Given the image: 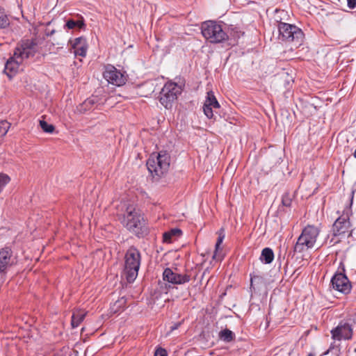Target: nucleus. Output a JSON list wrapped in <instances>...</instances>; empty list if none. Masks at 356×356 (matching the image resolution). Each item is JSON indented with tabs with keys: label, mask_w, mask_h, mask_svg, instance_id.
Returning <instances> with one entry per match:
<instances>
[{
	"label": "nucleus",
	"mask_w": 356,
	"mask_h": 356,
	"mask_svg": "<svg viewBox=\"0 0 356 356\" xmlns=\"http://www.w3.org/2000/svg\"><path fill=\"white\" fill-rule=\"evenodd\" d=\"M170 159V156L166 152H160L157 156L152 155L148 159L147 168L154 179H159L168 172Z\"/></svg>",
	"instance_id": "obj_5"
},
{
	"label": "nucleus",
	"mask_w": 356,
	"mask_h": 356,
	"mask_svg": "<svg viewBox=\"0 0 356 356\" xmlns=\"http://www.w3.org/2000/svg\"><path fill=\"white\" fill-rule=\"evenodd\" d=\"M201 33L210 43H221L229 40V35L222 26L216 21L209 20L202 23Z\"/></svg>",
	"instance_id": "obj_3"
},
{
	"label": "nucleus",
	"mask_w": 356,
	"mask_h": 356,
	"mask_svg": "<svg viewBox=\"0 0 356 356\" xmlns=\"http://www.w3.org/2000/svg\"><path fill=\"white\" fill-rule=\"evenodd\" d=\"M86 44V40L81 37L77 38L74 40V43L72 44V48L80 47L81 45Z\"/></svg>",
	"instance_id": "obj_33"
},
{
	"label": "nucleus",
	"mask_w": 356,
	"mask_h": 356,
	"mask_svg": "<svg viewBox=\"0 0 356 356\" xmlns=\"http://www.w3.org/2000/svg\"><path fill=\"white\" fill-rule=\"evenodd\" d=\"M352 326L348 323L341 322L335 328L331 330L332 338L334 340H350L353 337Z\"/></svg>",
	"instance_id": "obj_12"
},
{
	"label": "nucleus",
	"mask_w": 356,
	"mask_h": 356,
	"mask_svg": "<svg viewBox=\"0 0 356 356\" xmlns=\"http://www.w3.org/2000/svg\"><path fill=\"white\" fill-rule=\"evenodd\" d=\"M10 180V179L7 175L0 173V188L5 186Z\"/></svg>",
	"instance_id": "obj_32"
},
{
	"label": "nucleus",
	"mask_w": 356,
	"mask_h": 356,
	"mask_svg": "<svg viewBox=\"0 0 356 356\" xmlns=\"http://www.w3.org/2000/svg\"><path fill=\"white\" fill-rule=\"evenodd\" d=\"M74 49L75 55L84 57L86 55L87 47L86 45H81L80 47L73 48Z\"/></svg>",
	"instance_id": "obj_30"
},
{
	"label": "nucleus",
	"mask_w": 356,
	"mask_h": 356,
	"mask_svg": "<svg viewBox=\"0 0 356 356\" xmlns=\"http://www.w3.org/2000/svg\"><path fill=\"white\" fill-rule=\"evenodd\" d=\"M103 76L109 83L117 86H123L127 81L126 76L113 65L106 67Z\"/></svg>",
	"instance_id": "obj_10"
},
{
	"label": "nucleus",
	"mask_w": 356,
	"mask_h": 356,
	"mask_svg": "<svg viewBox=\"0 0 356 356\" xmlns=\"http://www.w3.org/2000/svg\"><path fill=\"white\" fill-rule=\"evenodd\" d=\"M307 356H313V355L312 354H309Z\"/></svg>",
	"instance_id": "obj_39"
},
{
	"label": "nucleus",
	"mask_w": 356,
	"mask_h": 356,
	"mask_svg": "<svg viewBox=\"0 0 356 356\" xmlns=\"http://www.w3.org/2000/svg\"><path fill=\"white\" fill-rule=\"evenodd\" d=\"M86 316V313L82 312H75L72 316L71 325L73 328L77 327L80 323L83 321Z\"/></svg>",
	"instance_id": "obj_18"
},
{
	"label": "nucleus",
	"mask_w": 356,
	"mask_h": 356,
	"mask_svg": "<svg viewBox=\"0 0 356 356\" xmlns=\"http://www.w3.org/2000/svg\"><path fill=\"white\" fill-rule=\"evenodd\" d=\"M213 108H214L213 106H210L207 104L204 103L203 106V111L205 114V115L209 118L211 119L213 118L214 114L213 112Z\"/></svg>",
	"instance_id": "obj_29"
},
{
	"label": "nucleus",
	"mask_w": 356,
	"mask_h": 356,
	"mask_svg": "<svg viewBox=\"0 0 356 356\" xmlns=\"http://www.w3.org/2000/svg\"><path fill=\"white\" fill-rule=\"evenodd\" d=\"M218 237L217 238V241L215 246V252L213 255V259L216 260H221L222 259V256L218 253V250L220 248V245L222 243L224 238H225V230L223 228H221L218 232Z\"/></svg>",
	"instance_id": "obj_16"
},
{
	"label": "nucleus",
	"mask_w": 356,
	"mask_h": 356,
	"mask_svg": "<svg viewBox=\"0 0 356 356\" xmlns=\"http://www.w3.org/2000/svg\"><path fill=\"white\" fill-rule=\"evenodd\" d=\"M154 356H168V353L164 348H159L156 350Z\"/></svg>",
	"instance_id": "obj_34"
},
{
	"label": "nucleus",
	"mask_w": 356,
	"mask_h": 356,
	"mask_svg": "<svg viewBox=\"0 0 356 356\" xmlns=\"http://www.w3.org/2000/svg\"><path fill=\"white\" fill-rule=\"evenodd\" d=\"M13 264V252L8 247L0 250V278H3Z\"/></svg>",
	"instance_id": "obj_13"
},
{
	"label": "nucleus",
	"mask_w": 356,
	"mask_h": 356,
	"mask_svg": "<svg viewBox=\"0 0 356 356\" xmlns=\"http://www.w3.org/2000/svg\"><path fill=\"white\" fill-rule=\"evenodd\" d=\"M24 61L17 54L13 55L6 61L5 64L4 72L11 79L19 70L20 67L23 65Z\"/></svg>",
	"instance_id": "obj_14"
},
{
	"label": "nucleus",
	"mask_w": 356,
	"mask_h": 356,
	"mask_svg": "<svg viewBox=\"0 0 356 356\" xmlns=\"http://www.w3.org/2000/svg\"><path fill=\"white\" fill-rule=\"evenodd\" d=\"M226 32L229 35V40L234 39V40L239 38L243 34L238 27L233 26L229 27Z\"/></svg>",
	"instance_id": "obj_24"
},
{
	"label": "nucleus",
	"mask_w": 356,
	"mask_h": 356,
	"mask_svg": "<svg viewBox=\"0 0 356 356\" xmlns=\"http://www.w3.org/2000/svg\"><path fill=\"white\" fill-rule=\"evenodd\" d=\"M320 229L314 225H307L302 231L293 247V252L302 253L314 248Z\"/></svg>",
	"instance_id": "obj_4"
},
{
	"label": "nucleus",
	"mask_w": 356,
	"mask_h": 356,
	"mask_svg": "<svg viewBox=\"0 0 356 356\" xmlns=\"http://www.w3.org/2000/svg\"><path fill=\"white\" fill-rule=\"evenodd\" d=\"M141 262L140 251L134 246H131L124 255V275L129 283L136 279Z\"/></svg>",
	"instance_id": "obj_2"
},
{
	"label": "nucleus",
	"mask_w": 356,
	"mask_h": 356,
	"mask_svg": "<svg viewBox=\"0 0 356 356\" xmlns=\"http://www.w3.org/2000/svg\"><path fill=\"white\" fill-rule=\"evenodd\" d=\"M181 322L175 323L173 325H172L170 327V331L172 332V331L177 330L181 325Z\"/></svg>",
	"instance_id": "obj_36"
},
{
	"label": "nucleus",
	"mask_w": 356,
	"mask_h": 356,
	"mask_svg": "<svg viewBox=\"0 0 356 356\" xmlns=\"http://www.w3.org/2000/svg\"><path fill=\"white\" fill-rule=\"evenodd\" d=\"M347 3L350 9H354L356 7V0H347Z\"/></svg>",
	"instance_id": "obj_35"
},
{
	"label": "nucleus",
	"mask_w": 356,
	"mask_h": 356,
	"mask_svg": "<svg viewBox=\"0 0 356 356\" xmlns=\"http://www.w3.org/2000/svg\"><path fill=\"white\" fill-rule=\"evenodd\" d=\"M38 51V44L35 39H23L19 42L14 53L24 61L33 57Z\"/></svg>",
	"instance_id": "obj_9"
},
{
	"label": "nucleus",
	"mask_w": 356,
	"mask_h": 356,
	"mask_svg": "<svg viewBox=\"0 0 356 356\" xmlns=\"http://www.w3.org/2000/svg\"><path fill=\"white\" fill-rule=\"evenodd\" d=\"M257 278H259V277H258V276H254V277H252V278H251V286H252V282H253V280H255V279H257Z\"/></svg>",
	"instance_id": "obj_37"
},
{
	"label": "nucleus",
	"mask_w": 356,
	"mask_h": 356,
	"mask_svg": "<svg viewBox=\"0 0 356 356\" xmlns=\"http://www.w3.org/2000/svg\"><path fill=\"white\" fill-rule=\"evenodd\" d=\"M181 234V231L179 229H172L169 232L163 233V241L165 243H170L173 236H179Z\"/></svg>",
	"instance_id": "obj_21"
},
{
	"label": "nucleus",
	"mask_w": 356,
	"mask_h": 356,
	"mask_svg": "<svg viewBox=\"0 0 356 356\" xmlns=\"http://www.w3.org/2000/svg\"><path fill=\"white\" fill-rule=\"evenodd\" d=\"M120 220L122 225L138 237L143 236L146 232L143 218L134 204L124 203L122 205Z\"/></svg>",
	"instance_id": "obj_1"
},
{
	"label": "nucleus",
	"mask_w": 356,
	"mask_h": 356,
	"mask_svg": "<svg viewBox=\"0 0 356 356\" xmlns=\"http://www.w3.org/2000/svg\"><path fill=\"white\" fill-rule=\"evenodd\" d=\"M204 103L207 104L210 106H213L214 108H220V104L212 91L207 92V99Z\"/></svg>",
	"instance_id": "obj_25"
},
{
	"label": "nucleus",
	"mask_w": 356,
	"mask_h": 356,
	"mask_svg": "<svg viewBox=\"0 0 356 356\" xmlns=\"http://www.w3.org/2000/svg\"><path fill=\"white\" fill-rule=\"evenodd\" d=\"M277 28L282 40L295 42L296 45L301 44L304 33L300 29L282 22H279Z\"/></svg>",
	"instance_id": "obj_7"
},
{
	"label": "nucleus",
	"mask_w": 356,
	"mask_h": 356,
	"mask_svg": "<svg viewBox=\"0 0 356 356\" xmlns=\"http://www.w3.org/2000/svg\"><path fill=\"white\" fill-rule=\"evenodd\" d=\"M10 25V19L5 9L0 6V29H6Z\"/></svg>",
	"instance_id": "obj_23"
},
{
	"label": "nucleus",
	"mask_w": 356,
	"mask_h": 356,
	"mask_svg": "<svg viewBox=\"0 0 356 356\" xmlns=\"http://www.w3.org/2000/svg\"><path fill=\"white\" fill-rule=\"evenodd\" d=\"M99 99L97 96H92L86 99L83 102V104L86 107L90 108V107L94 106L95 104H99Z\"/></svg>",
	"instance_id": "obj_28"
},
{
	"label": "nucleus",
	"mask_w": 356,
	"mask_h": 356,
	"mask_svg": "<svg viewBox=\"0 0 356 356\" xmlns=\"http://www.w3.org/2000/svg\"><path fill=\"white\" fill-rule=\"evenodd\" d=\"M10 126V124L6 120L0 122V138L6 135Z\"/></svg>",
	"instance_id": "obj_27"
},
{
	"label": "nucleus",
	"mask_w": 356,
	"mask_h": 356,
	"mask_svg": "<svg viewBox=\"0 0 356 356\" xmlns=\"http://www.w3.org/2000/svg\"><path fill=\"white\" fill-rule=\"evenodd\" d=\"M40 126L44 132L51 134L54 131L55 127L53 124H48L44 120H40Z\"/></svg>",
	"instance_id": "obj_26"
},
{
	"label": "nucleus",
	"mask_w": 356,
	"mask_h": 356,
	"mask_svg": "<svg viewBox=\"0 0 356 356\" xmlns=\"http://www.w3.org/2000/svg\"><path fill=\"white\" fill-rule=\"evenodd\" d=\"M330 283L334 289L343 294H348L351 291L350 282L344 273H335Z\"/></svg>",
	"instance_id": "obj_11"
},
{
	"label": "nucleus",
	"mask_w": 356,
	"mask_h": 356,
	"mask_svg": "<svg viewBox=\"0 0 356 356\" xmlns=\"http://www.w3.org/2000/svg\"><path fill=\"white\" fill-rule=\"evenodd\" d=\"M354 191L351 192V198L350 207L344 209L343 214L341 215L334 222L332 225V234L334 236H344L348 234V236L352 235L353 230H350L351 224L349 220L351 214V205L354 197Z\"/></svg>",
	"instance_id": "obj_6"
},
{
	"label": "nucleus",
	"mask_w": 356,
	"mask_h": 356,
	"mask_svg": "<svg viewBox=\"0 0 356 356\" xmlns=\"http://www.w3.org/2000/svg\"><path fill=\"white\" fill-rule=\"evenodd\" d=\"M219 338L225 342H231L234 339L235 334L228 329H225L219 332Z\"/></svg>",
	"instance_id": "obj_22"
},
{
	"label": "nucleus",
	"mask_w": 356,
	"mask_h": 356,
	"mask_svg": "<svg viewBox=\"0 0 356 356\" xmlns=\"http://www.w3.org/2000/svg\"><path fill=\"white\" fill-rule=\"evenodd\" d=\"M54 33V30L51 31L50 33H48V35H51Z\"/></svg>",
	"instance_id": "obj_38"
},
{
	"label": "nucleus",
	"mask_w": 356,
	"mask_h": 356,
	"mask_svg": "<svg viewBox=\"0 0 356 356\" xmlns=\"http://www.w3.org/2000/svg\"><path fill=\"white\" fill-rule=\"evenodd\" d=\"M181 89L176 83H166L160 92L159 101L165 108H170L181 93Z\"/></svg>",
	"instance_id": "obj_8"
},
{
	"label": "nucleus",
	"mask_w": 356,
	"mask_h": 356,
	"mask_svg": "<svg viewBox=\"0 0 356 356\" xmlns=\"http://www.w3.org/2000/svg\"><path fill=\"white\" fill-rule=\"evenodd\" d=\"M65 26L69 29H73L74 28L83 29L85 27L84 19L82 17H81L78 20H74L72 19H68L66 22Z\"/></svg>",
	"instance_id": "obj_20"
},
{
	"label": "nucleus",
	"mask_w": 356,
	"mask_h": 356,
	"mask_svg": "<svg viewBox=\"0 0 356 356\" xmlns=\"http://www.w3.org/2000/svg\"><path fill=\"white\" fill-rule=\"evenodd\" d=\"M274 259V253L272 249L269 248H265L263 249L261 256H260V260L266 264H270Z\"/></svg>",
	"instance_id": "obj_17"
},
{
	"label": "nucleus",
	"mask_w": 356,
	"mask_h": 356,
	"mask_svg": "<svg viewBox=\"0 0 356 356\" xmlns=\"http://www.w3.org/2000/svg\"><path fill=\"white\" fill-rule=\"evenodd\" d=\"M292 199L289 195V193H286L282 195V203L283 206L286 207H289L291 205Z\"/></svg>",
	"instance_id": "obj_31"
},
{
	"label": "nucleus",
	"mask_w": 356,
	"mask_h": 356,
	"mask_svg": "<svg viewBox=\"0 0 356 356\" xmlns=\"http://www.w3.org/2000/svg\"><path fill=\"white\" fill-rule=\"evenodd\" d=\"M163 279L173 284H182L188 282L191 277L186 274L181 275L174 273L170 268H167L163 273Z\"/></svg>",
	"instance_id": "obj_15"
},
{
	"label": "nucleus",
	"mask_w": 356,
	"mask_h": 356,
	"mask_svg": "<svg viewBox=\"0 0 356 356\" xmlns=\"http://www.w3.org/2000/svg\"><path fill=\"white\" fill-rule=\"evenodd\" d=\"M127 303V299L124 297H122L118 299L113 305H111L110 309L112 313H118L123 310Z\"/></svg>",
	"instance_id": "obj_19"
}]
</instances>
